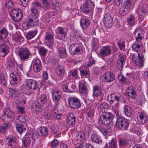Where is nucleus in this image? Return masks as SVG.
<instances>
[{
	"mask_svg": "<svg viewBox=\"0 0 148 148\" xmlns=\"http://www.w3.org/2000/svg\"><path fill=\"white\" fill-rule=\"evenodd\" d=\"M114 116L110 112H104L101 114L99 121V123L102 125H106L112 121Z\"/></svg>",
	"mask_w": 148,
	"mask_h": 148,
	"instance_id": "nucleus-1",
	"label": "nucleus"
},
{
	"mask_svg": "<svg viewBox=\"0 0 148 148\" xmlns=\"http://www.w3.org/2000/svg\"><path fill=\"white\" fill-rule=\"evenodd\" d=\"M129 124V123L126 119L122 117L117 118L116 125L119 129L127 130Z\"/></svg>",
	"mask_w": 148,
	"mask_h": 148,
	"instance_id": "nucleus-2",
	"label": "nucleus"
},
{
	"mask_svg": "<svg viewBox=\"0 0 148 148\" xmlns=\"http://www.w3.org/2000/svg\"><path fill=\"white\" fill-rule=\"evenodd\" d=\"M17 53L22 61H25L28 59L32 55L31 53L27 48H20L17 51Z\"/></svg>",
	"mask_w": 148,
	"mask_h": 148,
	"instance_id": "nucleus-3",
	"label": "nucleus"
},
{
	"mask_svg": "<svg viewBox=\"0 0 148 148\" xmlns=\"http://www.w3.org/2000/svg\"><path fill=\"white\" fill-rule=\"evenodd\" d=\"M130 53L132 54V60L135 64L139 63L141 67L143 66L144 58L143 54L138 53V52H135L133 54Z\"/></svg>",
	"mask_w": 148,
	"mask_h": 148,
	"instance_id": "nucleus-4",
	"label": "nucleus"
},
{
	"mask_svg": "<svg viewBox=\"0 0 148 148\" xmlns=\"http://www.w3.org/2000/svg\"><path fill=\"white\" fill-rule=\"evenodd\" d=\"M10 16L14 21L18 22L21 19L23 16V14L19 9L16 8L11 11Z\"/></svg>",
	"mask_w": 148,
	"mask_h": 148,
	"instance_id": "nucleus-5",
	"label": "nucleus"
},
{
	"mask_svg": "<svg viewBox=\"0 0 148 148\" xmlns=\"http://www.w3.org/2000/svg\"><path fill=\"white\" fill-rule=\"evenodd\" d=\"M27 88L31 93H34V91L38 88V85L36 81L32 79H27L26 81Z\"/></svg>",
	"mask_w": 148,
	"mask_h": 148,
	"instance_id": "nucleus-6",
	"label": "nucleus"
},
{
	"mask_svg": "<svg viewBox=\"0 0 148 148\" xmlns=\"http://www.w3.org/2000/svg\"><path fill=\"white\" fill-rule=\"evenodd\" d=\"M68 101L69 106L72 108L78 109L81 106V103L77 98L70 97L68 99Z\"/></svg>",
	"mask_w": 148,
	"mask_h": 148,
	"instance_id": "nucleus-7",
	"label": "nucleus"
},
{
	"mask_svg": "<svg viewBox=\"0 0 148 148\" xmlns=\"http://www.w3.org/2000/svg\"><path fill=\"white\" fill-rule=\"evenodd\" d=\"M38 24V20L36 15L33 14L29 16L28 22L27 23V29L30 27V26L37 25Z\"/></svg>",
	"mask_w": 148,
	"mask_h": 148,
	"instance_id": "nucleus-8",
	"label": "nucleus"
},
{
	"mask_svg": "<svg viewBox=\"0 0 148 148\" xmlns=\"http://www.w3.org/2000/svg\"><path fill=\"white\" fill-rule=\"evenodd\" d=\"M57 31L58 34L56 36V38L60 40L64 41L66 40V37L67 36V31H66L64 27H58Z\"/></svg>",
	"mask_w": 148,
	"mask_h": 148,
	"instance_id": "nucleus-9",
	"label": "nucleus"
},
{
	"mask_svg": "<svg viewBox=\"0 0 148 148\" xmlns=\"http://www.w3.org/2000/svg\"><path fill=\"white\" fill-rule=\"evenodd\" d=\"M115 48L114 47H111L110 46H108L103 47L100 50V55L104 57L106 56H108L111 54V50L113 49L114 50Z\"/></svg>",
	"mask_w": 148,
	"mask_h": 148,
	"instance_id": "nucleus-10",
	"label": "nucleus"
},
{
	"mask_svg": "<svg viewBox=\"0 0 148 148\" xmlns=\"http://www.w3.org/2000/svg\"><path fill=\"white\" fill-rule=\"evenodd\" d=\"M3 116H6V121L8 122H10L13 120L15 117L14 112L8 108H5L3 110Z\"/></svg>",
	"mask_w": 148,
	"mask_h": 148,
	"instance_id": "nucleus-11",
	"label": "nucleus"
},
{
	"mask_svg": "<svg viewBox=\"0 0 148 148\" xmlns=\"http://www.w3.org/2000/svg\"><path fill=\"white\" fill-rule=\"evenodd\" d=\"M82 48L81 45L78 43L72 44L70 46V52L73 55L77 54L80 52Z\"/></svg>",
	"mask_w": 148,
	"mask_h": 148,
	"instance_id": "nucleus-12",
	"label": "nucleus"
},
{
	"mask_svg": "<svg viewBox=\"0 0 148 148\" xmlns=\"http://www.w3.org/2000/svg\"><path fill=\"white\" fill-rule=\"evenodd\" d=\"M125 62V57L123 54L119 55L117 60L116 67L119 70H122Z\"/></svg>",
	"mask_w": 148,
	"mask_h": 148,
	"instance_id": "nucleus-13",
	"label": "nucleus"
},
{
	"mask_svg": "<svg viewBox=\"0 0 148 148\" xmlns=\"http://www.w3.org/2000/svg\"><path fill=\"white\" fill-rule=\"evenodd\" d=\"M103 80L106 82H111L115 79V75L112 73H106L103 75Z\"/></svg>",
	"mask_w": 148,
	"mask_h": 148,
	"instance_id": "nucleus-14",
	"label": "nucleus"
},
{
	"mask_svg": "<svg viewBox=\"0 0 148 148\" xmlns=\"http://www.w3.org/2000/svg\"><path fill=\"white\" fill-rule=\"evenodd\" d=\"M131 143H129L127 141L126 139L125 138H122L120 139L119 141V143L120 146L122 147H125L126 146H129L130 148L132 147L133 145H135L134 142L133 141H131Z\"/></svg>",
	"mask_w": 148,
	"mask_h": 148,
	"instance_id": "nucleus-15",
	"label": "nucleus"
},
{
	"mask_svg": "<svg viewBox=\"0 0 148 148\" xmlns=\"http://www.w3.org/2000/svg\"><path fill=\"white\" fill-rule=\"evenodd\" d=\"M33 68L34 71L36 72H38L42 69V64L40 61L38 59L36 60L33 62Z\"/></svg>",
	"mask_w": 148,
	"mask_h": 148,
	"instance_id": "nucleus-16",
	"label": "nucleus"
},
{
	"mask_svg": "<svg viewBox=\"0 0 148 148\" xmlns=\"http://www.w3.org/2000/svg\"><path fill=\"white\" fill-rule=\"evenodd\" d=\"M81 11L85 13H89L91 11V8L89 4V2H86L80 7Z\"/></svg>",
	"mask_w": 148,
	"mask_h": 148,
	"instance_id": "nucleus-17",
	"label": "nucleus"
},
{
	"mask_svg": "<svg viewBox=\"0 0 148 148\" xmlns=\"http://www.w3.org/2000/svg\"><path fill=\"white\" fill-rule=\"evenodd\" d=\"M37 133L39 136L45 137L48 135V131L46 127H43L39 128L37 130Z\"/></svg>",
	"mask_w": 148,
	"mask_h": 148,
	"instance_id": "nucleus-18",
	"label": "nucleus"
},
{
	"mask_svg": "<svg viewBox=\"0 0 148 148\" xmlns=\"http://www.w3.org/2000/svg\"><path fill=\"white\" fill-rule=\"evenodd\" d=\"M75 118L72 113L71 115L68 117L66 119V123L69 127L73 126L75 123Z\"/></svg>",
	"mask_w": 148,
	"mask_h": 148,
	"instance_id": "nucleus-19",
	"label": "nucleus"
},
{
	"mask_svg": "<svg viewBox=\"0 0 148 148\" xmlns=\"http://www.w3.org/2000/svg\"><path fill=\"white\" fill-rule=\"evenodd\" d=\"M0 48L1 49V56L3 57H5L8 53V47L6 44H3L1 45Z\"/></svg>",
	"mask_w": 148,
	"mask_h": 148,
	"instance_id": "nucleus-20",
	"label": "nucleus"
},
{
	"mask_svg": "<svg viewBox=\"0 0 148 148\" xmlns=\"http://www.w3.org/2000/svg\"><path fill=\"white\" fill-rule=\"evenodd\" d=\"M93 96L96 97L100 96L102 94L101 88L99 86H93Z\"/></svg>",
	"mask_w": 148,
	"mask_h": 148,
	"instance_id": "nucleus-21",
	"label": "nucleus"
},
{
	"mask_svg": "<svg viewBox=\"0 0 148 148\" xmlns=\"http://www.w3.org/2000/svg\"><path fill=\"white\" fill-rule=\"evenodd\" d=\"M141 42L135 41L132 45V49L136 52L140 51L142 48L141 47Z\"/></svg>",
	"mask_w": 148,
	"mask_h": 148,
	"instance_id": "nucleus-22",
	"label": "nucleus"
},
{
	"mask_svg": "<svg viewBox=\"0 0 148 148\" xmlns=\"http://www.w3.org/2000/svg\"><path fill=\"white\" fill-rule=\"evenodd\" d=\"M65 71L64 69V67L62 65H59L56 69L55 72L59 76H61L63 75Z\"/></svg>",
	"mask_w": 148,
	"mask_h": 148,
	"instance_id": "nucleus-23",
	"label": "nucleus"
},
{
	"mask_svg": "<svg viewBox=\"0 0 148 148\" xmlns=\"http://www.w3.org/2000/svg\"><path fill=\"white\" fill-rule=\"evenodd\" d=\"M16 138L14 136L12 138H8L6 140V142L8 145L10 146H15L17 143Z\"/></svg>",
	"mask_w": 148,
	"mask_h": 148,
	"instance_id": "nucleus-24",
	"label": "nucleus"
},
{
	"mask_svg": "<svg viewBox=\"0 0 148 148\" xmlns=\"http://www.w3.org/2000/svg\"><path fill=\"white\" fill-rule=\"evenodd\" d=\"M61 94L58 91H54L52 93V97L53 101L55 103H57L61 99Z\"/></svg>",
	"mask_w": 148,
	"mask_h": 148,
	"instance_id": "nucleus-25",
	"label": "nucleus"
},
{
	"mask_svg": "<svg viewBox=\"0 0 148 148\" xmlns=\"http://www.w3.org/2000/svg\"><path fill=\"white\" fill-rule=\"evenodd\" d=\"M16 127L17 131L20 134L25 132L26 130L25 124L24 125L23 124H17L16 125Z\"/></svg>",
	"mask_w": 148,
	"mask_h": 148,
	"instance_id": "nucleus-26",
	"label": "nucleus"
},
{
	"mask_svg": "<svg viewBox=\"0 0 148 148\" xmlns=\"http://www.w3.org/2000/svg\"><path fill=\"white\" fill-rule=\"evenodd\" d=\"M9 34L7 29L5 28L1 29L0 30V39L3 40L5 39Z\"/></svg>",
	"mask_w": 148,
	"mask_h": 148,
	"instance_id": "nucleus-27",
	"label": "nucleus"
},
{
	"mask_svg": "<svg viewBox=\"0 0 148 148\" xmlns=\"http://www.w3.org/2000/svg\"><path fill=\"white\" fill-rule=\"evenodd\" d=\"M80 25L83 29L86 28L90 24L89 20L85 18H82L80 21Z\"/></svg>",
	"mask_w": 148,
	"mask_h": 148,
	"instance_id": "nucleus-28",
	"label": "nucleus"
},
{
	"mask_svg": "<svg viewBox=\"0 0 148 148\" xmlns=\"http://www.w3.org/2000/svg\"><path fill=\"white\" fill-rule=\"evenodd\" d=\"M127 93L129 97L132 99H134L136 97V93L132 87L128 88L127 90Z\"/></svg>",
	"mask_w": 148,
	"mask_h": 148,
	"instance_id": "nucleus-29",
	"label": "nucleus"
},
{
	"mask_svg": "<svg viewBox=\"0 0 148 148\" xmlns=\"http://www.w3.org/2000/svg\"><path fill=\"white\" fill-rule=\"evenodd\" d=\"M59 55L61 58H63L66 57L67 54L66 51V49L65 47H60L58 50Z\"/></svg>",
	"mask_w": 148,
	"mask_h": 148,
	"instance_id": "nucleus-30",
	"label": "nucleus"
},
{
	"mask_svg": "<svg viewBox=\"0 0 148 148\" xmlns=\"http://www.w3.org/2000/svg\"><path fill=\"white\" fill-rule=\"evenodd\" d=\"M91 140L96 143L99 144L102 142L98 136L95 134H92L91 137Z\"/></svg>",
	"mask_w": 148,
	"mask_h": 148,
	"instance_id": "nucleus-31",
	"label": "nucleus"
},
{
	"mask_svg": "<svg viewBox=\"0 0 148 148\" xmlns=\"http://www.w3.org/2000/svg\"><path fill=\"white\" fill-rule=\"evenodd\" d=\"M38 101L40 105H43L45 104L47 101V97L45 94H42L39 98Z\"/></svg>",
	"mask_w": 148,
	"mask_h": 148,
	"instance_id": "nucleus-32",
	"label": "nucleus"
},
{
	"mask_svg": "<svg viewBox=\"0 0 148 148\" xmlns=\"http://www.w3.org/2000/svg\"><path fill=\"white\" fill-rule=\"evenodd\" d=\"M127 21L130 26H133L135 22V16L132 14L130 15L127 18Z\"/></svg>",
	"mask_w": 148,
	"mask_h": 148,
	"instance_id": "nucleus-33",
	"label": "nucleus"
},
{
	"mask_svg": "<svg viewBox=\"0 0 148 148\" xmlns=\"http://www.w3.org/2000/svg\"><path fill=\"white\" fill-rule=\"evenodd\" d=\"M105 148H117L114 139V138L112 139L111 142L106 144Z\"/></svg>",
	"mask_w": 148,
	"mask_h": 148,
	"instance_id": "nucleus-34",
	"label": "nucleus"
},
{
	"mask_svg": "<svg viewBox=\"0 0 148 148\" xmlns=\"http://www.w3.org/2000/svg\"><path fill=\"white\" fill-rule=\"evenodd\" d=\"M8 66L10 69L13 71H17L18 70V66L16 63L15 64L13 62L10 61L8 64Z\"/></svg>",
	"mask_w": 148,
	"mask_h": 148,
	"instance_id": "nucleus-35",
	"label": "nucleus"
},
{
	"mask_svg": "<svg viewBox=\"0 0 148 148\" xmlns=\"http://www.w3.org/2000/svg\"><path fill=\"white\" fill-rule=\"evenodd\" d=\"M10 125L8 123L2 124L0 126V132L3 133H4L6 130L10 128Z\"/></svg>",
	"mask_w": 148,
	"mask_h": 148,
	"instance_id": "nucleus-36",
	"label": "nucleus"
},
{
	"mask_svg": "<svg viewBox=\"0 0 148 148\" xmlns=\"http://www.w3.org/2000/svg\"><path fill=\"white\" fill-rule=\"evenodd\" d=\"M40 103H33L32 105V108L36 112L37 114H39L40 112Z\"/></svg>",
	"mask_w": 148,
	"mask_h": 148,
	"instance_id": "nucleus-37",
	"label": "nucleus"
},
{
	"mask_svg": "<svg viewBox=\"0 0 148 148\" xmlns=\"http://www.w3.org/2000/svg\"><path fill=\"white\" fill-rule=\"evenodd\" d=\"M74 37L75 38V41H77L81 43L82 40V38L77 31H75L74 35Z\"/></svg>",
	"mask_w": 148,
	"mask_h": 148,
	"instance_id": "nucleus-38",
	"label": "nucleus"
},
{
	"mask_svg": "<svg viewBox=\"0 0 148 148\" xmlns=\"http://www.w3.org/2000/svg\"><path fill=\"white\" fill-rule=\"evenodd\" d=\"M132 111L131 108L128 106H125L124 107V112L127 116H130L132 113Z\"/></svg>",
	"mask_w": 148,
	"mask_h": 148,
	"instance_id": "nucleus-39",
	"label": "nucleus"
},
{
	"mask_svg": "<svg viewBox=\"0 0 148 148\" xmlns=\"http://www.w3.org/2000/svg\"><path fill=\"white\" fill-rule=\"evenodd\" d=\"M37 32V30H36L34 31L29 32L27 34L26 38L27 39L29 40L34 38Z\"/></svg>",
	"mask_w": 148,
	"mask_h": 148,
	"instance_id": "nucleus-40",
	"label": "nucleus"
},
{
	"mask_svg": "<svg viewBox=\"0 0 148 148\" xmlns=\"http://www.w3.org/2000/svg\"><path fill=\"white\" fill-rule=\"evenodd\" d=\"M53 33L50 32H47L46 33L45 40L46 41H52L53 38Z\"/></svg>",
	"mask_w": 148,
	"mask_h": 148,
	"instance_id": "nucleus-41",
	"label": "nucleus"
},
{
	"mask_svg": "<svg viewBox=\"0 0 148 148\" xmlns=\"http://www.w3.org/2000/svg\"><path fill=\"white\" fill-rule=\"evenodd\" d=\"M52 9L56 10H59L61 8L60 4L58 2H56L52 3V5L51 6Z\"/></svg>",
	"mask_w": 148,
	"mask_h": 148,
	"instance_id": "nucleus-42",
	"label": "nucleus"
},
{
	"mask_svg": "<svg viewBox=\"0 0 148 148\" xmlns=\"http://www.w3.org/2000/svg\"><path fill=\"white\" fill-rule=\"evenodd\" d=\"M47 51V49L43 47L40 48L39 50L40 54L44 57L45 56Z\"/></svg>",
	"mask_w": 148,
	"mask_h": 148,
	"instance_id": "nucleus-43",
	"label": "nucleus"
},
{
	"mask_svg": "<svg viewBox=\"0 0 148 148\" xmlns=\"http://www.w3.org/2000/svg\"><path fill=\"white\" fill-rule=\"evenodd\" d=\"M42 115L45 119H49L52 118V114H51V112H49L47 110L45 111L43 113Z\"/></svg>",
	"mask_w": 148,
	"mask_h": 148,
	"instance_id": "nucleus-44",
	"label": "nucleus"
},
{
	"mask_svg": "<svg viewBox=\"0 0 148 148\" xmlns=\"http://www.w3.org/2000/svg\"><path fill=\"white\" fill-rule=\"evenodd\" d=\"M9 95L11 97H16L18 95L16 90L12 88H9Z\"/></svg>",
	"mask_w": 148,
	"mask_h": 148,
	"instance_id": "nucleus-45",
	"label": "nucleus"
},
{
	"mask_svg": "<svg viewBox=\"0 0 148 148\" xmlns=\"http://www.w3.org/2000/svg\"><path fill=\"white\" fill-rule=\"evenodd\" d=\"M121 96L120 95H115L114 100H115V101L114 102L115 103V104L114 106H115L116 108H117L118 107V105L119 103V101L121 99Z\"/></svg>",
	"mask_w": 148,
	"mask_h": 148,
	"instance_id": "nucleus-46",
	"label": "nucleus"
},
{
	"mask_svg": "<svg viewBox=\"0 0 148 148\" xmlns=\"http://www.w3.org/2000/svg\"><path fill=\"white\" fill-rule=\"evenodd\" d=\"M22 143L23 144V146L24 145V147H26L27 145L30 144L31 141L30 139L28 138H24L22 140Z\"/></svg>",
	"mask_w": 148,
	"mask_h": 148,
	"instance_id": "nucleus-47",
	"label": "nucleus"
},
{
	"mask_svg": "<svg viewBox=\"0 0 148 148\" xmlns=\"http://www.w3.org/2000/svg\"><path fill=\"white\" fill-rule=\"evenodd\" d=\"M140 121L142 123H145L148 120L147 116H144L142 114L140 113L139 115Z\"/></svg>",
	"mask_w": 148,
	"mask_h": 148,
	"instance_id": "nucleus-48",
	"label": "nucleus"
},
{
	"mask_svg": "<svg viewBox=\"0 0 148 148\" xmlns=\"http://www.w3.org/2000/svg\"><path fill=\"white\" fill-rule=\"evenodd\" d=\"M107 129L109 131H112L113 130L114 125L113 124V122L112 121L108 123V125H106Z\"/></svg>",
	"mask_w": 148,
	"mask_h": 148,
	"instance_id": "nucleus-49",
	"label": "nucleus"
},
{
	"mask_svg": "<svg viewBox=\"0 0 148 148\" xmlns=\"http://www.w3.org/2000/svg\"><path fill=\"white\" fill-rule=\"evenodd\" d=\"M79 90H80L81 92L82 93H83L86 91L87 88L84 84L81 83L79 85Z\"/></svg>",
	"mask_w": 148,
	"mask_h": 148,
	"instance_id": "nucleus-50",
	"label": "nucleus"
},
{
	"mask_svg": "<svg viewBox=\"0 0 148 148\" xmlns=\"http://www.w3.org/2000/svg\"><path fill=\"white\" fill-rule=\"evenodd\" d=\"M59 142L56 139H54L51 142V146L52 148H54L59 146Z\"/></svg>",
	"mask_w": 148,
	"mask_h": 148,
	"instance_id": "nucleus-51",
	"label": "nucleus"
},
{
	"mask_svg": "<svg viewBox=\"0 0 148 148\" xmlns=\"http://www.w3.org/2000/svg\"><path fill=\"white\" fill-rule=\"evenodd\" d=\"M21 92L22 93L24 94H27L28 95L31 93L30 91V92H29V90L28 89V88L27 89L26 88L24 87L23 86H22L21 87Z\"/></svg>",
	"mask_w": 148,
	"mask_h": 148,
	"instance_id": "nucleus-52",
	"label": "nucleus"
},
{
	"mask_svg": "<svg viewBox=\"0 0 148 148\" xmlns=\"http://www.w3.org/2000/svg\"><path fill=\"white\" fill-rule=\"evenodd\" d=\"M115 95L114 94H111L110 96L108 97V100L110 104H112L115 101L114 100V97Z\"/></svg>",
	"mask_w": 148,
	"mask_h": 148,
	"instance_id": "nucleus-53",
	"label": "nucleus"
},
{
	"mask_svg": "<svg viewBox=\"0 0 148 148\" xmlns=\"http://www.w3.org/2000/svg\"><path fill=\"white\" fill-rule=\"evenodd\" d=\"M5 5L6 7L8 9H10L13 6V3L10 0H7L5 1Z\"/></svg>",
	"mask_w": 148,
	"mask_h": 148,
	"instance_id": "nucleus-54",
	"label": "nucleus"
},
{
	"mask_svg": "<svg viewBox=\"0 0 148 148\" xmlns=\"http://www.w3.org/2000/svg\"><path fill=\"white\" fill-rule=\"evenodd\" d=\"M80 73L82 75L85 76L86 77L89 76V72L87 71L82 69L80 71Z\"/></svg>",
	"mask_w": 148,
	"mask_h": 148,
	"instance_id": "nucleus-55",
	"label": "nucleus"
},
{
	"mask_svg": "<svg viewBox=\"0 0 148 148\" xmlns=\"http://www.w3.org/2000/svg\"><path fill=\"white\" fill-rule=\"evenodd\" d=\"M104 25L107 28H110L112 25V21H104Z\"/></svg>",
	"mask_w": 148,
	"mask_h": 148,
	"instance_id": "nucleus-56",
	"label": "nucleus"
},
{
	"mask_svg": "<svg viewBox=\"0 0 148 148\" xmlns=\"http://www.w3.org/2000/svg\"><path fill=\"white\" fill-rule=\"evenodd\" d=\"M104 21H112V19L110 15L109 14L105 15L104 17Z\"/></svg>",
	"mask_w": 148,
	"mask_h": 148,
	"instance_id": "nucleus-57",
	"label": "nucleus"
},
{
	"mask_svg": "<svg viewBox=\"0 0 148 148\" xmlns=\"http://www.w3.org/2000/svg\"><path fill=\"white\" fill-rule=\"evenodd\" d=\"M17 83V77H15L14 78H12L10 81V83L12 85H14L15 84H16Z\"/></svg>",
	"mask_w": 148,
	"mask_h": 148,
	"instance_id": "nucleus-58",
	"label": "nucleus"
},
{
	"mask_svg": "<svg viewBox=\"0 0 148 148\" xmlns=\"http://www.w3.org/2000/svg\"><path fill=\"white\" fill-rule=\"evenodd\" d=\"M89 60L90 61L88 62L86 66L87 68L91 66L93 64L95 63V61L93 59L92 57L90 58Z\"/></svg>",
	"mask_w": 148,
	"mask_h": 148,
	"instance_id": "nucleus-59",
	"label": "nucleus"
},
{
	"mask_svg": "<svg viewBox=\"0 0 148 148\" xmlns=\"http://www.w3.org/2000/svg\"><path fill=\"white\" fill-rule=\"evenodd\" d=\"M128 12H129L125 10L122 7L120 8V9L119 10V13L121 15H124L126 14L127 13H128Z\"/></svg>",
	"mask_w": 148,
	"mask_h": 148,
	"instance_id": "nucleus-60",
	"label": "nucleus"
},
{
	"mask_svg": "<svg viewBox=\"0 0 148 148\" xmlns=\"http://www.w3.org/2000/svg\"><path fill=\"white\" fill-rule=\"evenodd\" d=\"M131 3V0H126L124 1L123 5L130 8Z\"/></svg>",
	"mask_w": 148,
	"mask_h": 148,
	"instance_id": "nucleus-61",
	"label": "nucleus"
},
{
	"mask_svg": "<svg viewBox=\"0 0 148 148\" xmlns=\"http://www.w3.org/2000/svg\"><path fill=\"white\" fill-rule=\"evenodd\" d=\"M18 120L21 123H24L25 121V119L23 115L19 116L17 117Z\"/></svg>",
	"mask_w": 148,
	"mask_h": 148,
	"instance_id": "nucleus-62",
	"label": "nucleus"
},
{
	"mask_svg": "<svg viewBox=\"0 0 148 148\" xmlns=\"http://www.w3.org/2000/svg\"><path fill=\"white\" fill-rule=\"evenodd\" d=\"M119 79L124 84L126 82L127 79L124 77L123 75H120L118 77Z\"/></svg>",
	"mask_w": 148,
	"mask_h": 148,
	"instance_id": "nucleus-63",
	"label": "nucleus"
},
{
	"mask_svg": "<svg viewBox=\"0 0 148 148\" xmlns=\"http://www.w3.org/2000/svg\"><path fill=\"white\" fill-rule=\"evenodd\" d=\"M16 109L18 112L23 114L25 113V110L23 107L17 106Z\"/></svg>",
	"mask_w": 148,
	"mask_h": 148,
	"instance_id": "nucleus-64",
	"label": "nucleus"
}]
</instances>
